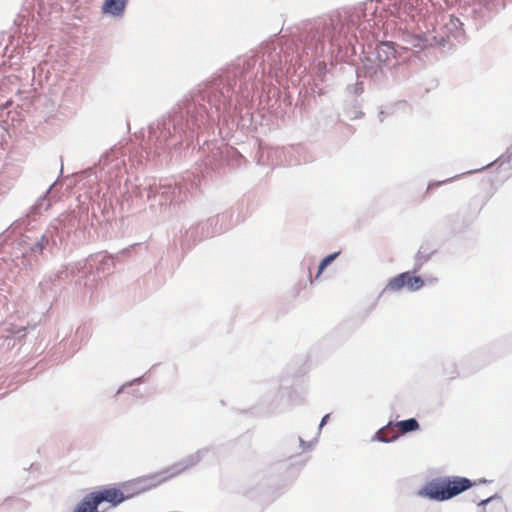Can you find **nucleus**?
<instances>
[{
    "label": "nucleus",
    "instance_id": "f03ea898",
    "mask_svg": "<svg viewBox=\"0 0 512 512\" xmlns=\"http://www.w3.org/2000/svg\"><path fill=\"white\" fill-rule=\"evenodd\" d=\"M474 483L461 476H445L435 478L419 490L418 495L435 501L449 500L470 489Z\"/></svg>",
    "mask_w": 512,
    "mask_h": 512
},
{
    "label": "nucleus",
    "instance_id": "6e6552de",
    "mask_svg": "<svg viewBox=\"0 0 512 512\" xmlns=\"http://www.w3.org/2000/svg\"><path fill=\"white\" fill-rule=\"evenodd\" d=\"M399 435L413 432L419 429V423L416 419L411 418L403 421L394 422Z\"/></svg>",
    "mask_w": 512,
    "mask_h": 512
},
{
    "label": "nucleus",
    "instance_id": "f8f14e48",
    "mask_svg": "<svg viewBox=\"0 0 512 512\" xmlns=\"http://www.w3.org/2000/svg\"><path fill=\"white\" fill-rule=\"evenodd\" d=\"M488 501H489V498H488V499H486V500H482V501H481V504H485V503H487Z\"/></svg>",
    "mask_w": 512,
    "mask_h": 512
},
{
    "label": "nucleus",
    "instance_id": "9b49d317",
    "mask_svg": "<svg viewBox=\"0 0 512 512\" xmlns=\"http://www.w3.org/2000/svg\"><path fill=\"white\" fill-rule=\"evenodd\" d=\"M328 419H329V415L327 414V415H325V416L322 418V420H321V422H320V424H319V428H321L324 424H326V422H327V420H328Z\"/></svg>",
    "mask_w": 512,
    "mask_h": 512
},
{
    "label": "nucleus",
    "instance_id": "39448f33",
    "mask_svg": "<svg viewBox=\"0 0 512 512\" xmlns=\"http://www.w3.org/2000/svg\"><path fill=\"white\" fill-rule=\"evenodd\" d=\"M127 1L128 0H105L102 6V12L113 16H121L124 13Z\"/></svg>",
    "mask_w": 512,
    "mask_h": 512
},
{
    "label": "nucleus",
    "instance_id": "f257e3e1",
    "mask_svg": "<svg viewBox=\"0 0 512 512\" xmlns=\"http://www.w3.org/2000/svg\"><path fill=\"white\" fill-rule=\"evenodd\" d=\"M183 470V468H179L178 466L168 467L154 474L122 482L118 486L106 487L101 490L91 492L88 495L97 507L103 502H107L110 507H116L128 499L176 477Z\"/></svg>",
    "mask_w": 512,
    "mask_h": 512
},
{
    "label": "nucleus",
    "instance_id": "423d86ee",
    "mask_svg": "<svg viewBox=\"0 0 512 512\" xmlns=\"http://www.w3.org/2000/svg\"><path fill=\"white\" fill-rule=\"evenodd\" d=\"M399 437L397 427L394 422H389L386 426L381 428L375 435V438L382 442H391Z\"/></svg>",
    "mask_w": 512,
    "mask_h": 512
},
{
    "label": "nucleus",
    "instance_id": "0eeeda50",
    "mask_svg": "<svg viewBox=\"0 0 512 512\" xmlns=\"http://www.w3.org/2000/svg\"><path fill=\"white\" fill-rule=\"evenodd\" d=\"M421 3V0H401L400 10L414 19L418 12L421 11V8H419Z\"/></svg>",
    "mask_w": 512,
    "mask_h": 512
},
{
    "label": "nucleus",
    "instance_id": "1a4fd4ad",
    "mask_svg": "<svg viewBox=\"0 0 512 512\" xmlns=\"http://www.w3.org/2000/svg\"><path fill=\"white\" fill-rule=\"evenodd\" d=\"M73 512H100L98 511L97 506L93 503V500L90 499V496L87 494L82 501L76 506Z\"/></svg>",
    "mask_w": 512,
    "mask_h": 512
},
{
    "label": "nucleus",
    "instance_id": "20e7f679",
    "mask_svg": "<svg viewBox=\"0 0 512 512\" xmlns=\"http://www.w3.org/2000/svg\"><path fill=\"white\" fill-rule=\"evenodd\" d=\"M376 56L379 62L387 63L396 57V50L391 42H382L376 48Z\"/></svg>",
    "mask_w": 512,
    "mask_h": 512
},
{
    "label": "nucleus",
    "instance_id": "7ed1b4c3",
    "mask_svg": "<svg viewBox=\"0 0 512 512\" xmlns=\"http://www.w3.org/2000/svg\"><path fill=\"white\" fill-rule=\"evenodd\" d=\"M423 286L424 280L421 277L410 272H403L391 278L385 289L392 292H398L403 288H407L409 291H417Z\"/></svg>",
    "mask_w": 512,
    "mask_h": 512
},
{
    "label": "nucleus",
    "instance_id": "9d476101",
    "mask_svg": "<svg viewBox=\"0 0 512 512\" xmlns=\"http://www.w3.org/2000/svg\"><path fill=\"white\" fill-rule=\"evenodd\" d=\"M338 255H339V252L332 253V254L328 255L327 257H325V258L321 261V263H320V265H319V268H318V272H317V274H316V278H318V277L321 275V273L323 272V270H324V269H325V268H326V267H327V266H328L332 261H334V260L337 258V256H338Z\"/></svg>",
    "mask_w": 512,
    "mask_h": 512
}]
</instances>
